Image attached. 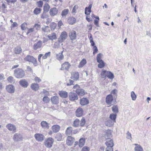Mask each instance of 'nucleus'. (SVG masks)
I'll list each match as a JSON object with an SVG mask.
<instances>
[{"instance_id": "obj_1", "label": "nucleus", "mask_w": 151, "mask_h": 151, "mask_svg": "<svg viewBox=\"0 0 151 151\" xmlns=\"http://www.w3.org/2000/svg\"><path fill=\"white\" fill-rule=\"evenodd\" d=\"M14 74L15 77L18 78H23L25 76L24 71L21 68L16 69L14 70Z\"/></svg>"}, {"instance_id": "obj_2", "label": "nucleus", "mask_w": 151, "mask_h": 151, "mask_svg": "<svg viewBox=\"0 0 151 151\" xmlns=\"http://www.w3.org/2000/svg\"><path fill=\"white\" fill-rule=\"evenodd\" d=\"M73 88L74 89H76L75 91L79 96H83L87 94V93L85 92L83 89L80 88V86L77 84L74 85Z\"/></svg>"}, {"instance_id": "obj_3", "label": "nucleus", "mask_w": 151, "mask_h": 151, "mask_svg": "<svg viewBox=\"0 0 151 151\" xmlns=\"http://www.w3.org/2000/svg\"><path fill=\"white\" fill-rule=\"evenodd\" d=\"M102 54L99 53L98 54L96 57V60L97 62L99 63L98 65V67L100 68H104L105 65V63L104 61L101 59Z\"/></svg>"}, {"instance_id": "obj_4", "label": "nucleus", "mask_w": 151, "mask_h": 151, "mask_svg": "<svg viewBox=\"0 0 151 151\" xmlns=\"http://www.w3.org/2000/svg\"><path fill=\"white\" fill-rule=\"evenodd\" d=\"M92 4H91L89 5L88 7H86L85 9V14L86 15V20L88 22H90L92 21L89 17V14L91 12V8L92 6Z\"/></svg>"}, {"instance_id": "obj_5", "label": "nucleus", "mask_w": 151, "mask_h": 151, "mask_svg": "<svg viewBox=\"0 0 151 151\" xmlns=\"http://www.w3.org/2000/svg\"><path fill=\"white\" fill-rule=\"evenodd\" d=\"M54 142V139L52 138L48 137L45 140L44 144L47 147L50 148L52 147Z\"/></svg>"}, {"instance_id": "obj_6", "label": "nucleus", "mask_w": 151, "mask_h": 151, "mask_svg": "<svg viewBox=\"0 0 151 151\" xmlns=\"http://www.w3.org/2000/svg\"><path fill=\"white\" fill-rule=\"evenodd\" d=\"M71 66L70 64L68 62H65L61 65L60 70L68 71Z\"/></svg>"}, {"instance_id": "obj_7", "label": "nucleus", "mask_w": 151, "mask_h": 151, "mask_svg": "<svg viewBox=\"0 0 151 151\" xmlns=\"http://www.w3.org/2000/svg\"><path fill=\"white\" fill-rule=\"evenodd\" d=\"M67 37L68 34L67 32L65 31L62 32L58 39L59 42H62L66 39Z\"/></svg>"}, {"instance_id": "obj_8", "label": "nucleus", "mask_w": 151, "mask_h": 151, "mask_svg": "<svg viewBox=\"0 0 151 151\" xmlns=\"http://www.w3.org/2000/svg\"><path fill=\"white\" fill-rule=\"evenodd\" d=\"M79 74L78 72H72L71 73L70 78L74 81L78 80L79 79Z\"/></svg>"}, {"instance_id": "obj_9", "label": "nucleus", "mask_w": 151, "mask_h": 151, "mask_svg": "<svg viewBox=\"0 0 151 151\" xmlns=\"http://www.w3.org/2000/svg\"><path fill=\"white\" fill-rule=\"evenodd\" d=\"M36 140L38 142H42L45 139L44 135L42 134L36 133L34 135Z\"/></svg>"}, {"instance_id": "obj_10", "label": "nucleus", "mask_w": 151, "mask_h": 151, "mask_svg": "<svg viewBox=\"0 0 151 151\" xmlns=\"http://www.w3.org/2000/svg\"><path fill=\"white\" fill-rule=\"evenodd\" d=\"M75 141V139L74 138L71 136H68L66 140V144L68 146H72Z\"/></svg>"}, {"instance_id": "obj_11", "label": "nucleus", "mask_w": 151, "mask_h": 151, "mask_svg": "<svg viewBox=\"0 0 151 151\" xmlns=\"http://www.w3.org/2000/svg\"><path fill=\"white\" fill-rule=\"evenodd\" d=\"M69 36L70 39L73 41L75 40L77 38V34L76 31L72 30L69 33Z\"/></svg>"}, {"instance_id": "obj_12", "label": "nucleus", "mask_w": 151, "mask_h": 151, "mask_svg": "<svg viewBox=\"0 0 151 151\" xmlns=\"http://www.w3.org/2000/svg\"><path fill=\"white\" fill-rule=\"evenodd\" d=\"M113 100V97L111 94H109L107 96L106 99V103L109 105L108 106V107L111 106V104Z\"/></svg>"}, {"instance_id": "obj_13", "label": "nucleus", "mask_w": 151, "mask_h": 151, "mask_svg": "<svg viewBox=\"0 0 151 151\" xmlns=\"http://www.w3.org/2000/svg\"><path fill=\"white\" fill-rule=\"evenodd\" d=\"M69 100L72 101L77 100L78 99V96L75 93L70 92L69 95Z\"/></svg>"}, {"instance_id": "obj_14", "label": "nucleus", "mask_w": 151, "mask_h": 151, "mask_svg": "<svg viewBox=\"0 0 151 151\" xmlns=\"http://www.w3.org/2000/svg\"><path fill=\"white\" fill-rule=\"evenodd\" d=\"M6 127L10 131L15 133L16 132V128L15 126L11 124H8L6 125Z\"/></svg>"}, {"instance_id": "obj_15", "label": "nucleus", "mask_w": 151, "mask_h": 151, "mask_svg": "<svg viewBox=\"0 0 151 151\" xmlns=\"http://www.w3.org/2000/svg\"><path fill=\"white\" fill-rule=\"evenodd\" d=\"M83 111L82 108L79 107L77 109L76 112V115L78 117L82 116L83 114Z\"/></svg>"}, {"instance_id": "obj_16", "label": "nucleus", "mask_w": 151, "mask_h": 151, "mask_svg": "<svg viewBox=\"0 0 151 151\" xmlns=\"http://www.w3.org/2000/svg\"><path fill=\"white\" fill-rule=\"evenodd\" d=\"M89 103V101L87 98H83L80 100V103L82 106L86 105Z\"/></svg>"}, {"instance_id": "obj_17", "label": "nucleus", "mask_w": 151, "mask_h": 151, "mask_svg": "<svg viewBox=\"0 0 151 151\" xmlns=\"http://www.w3.org/2000/svg\"><path fill=\"white\" fill-rule=\"evenodd\" d=\"M58 12V10L55 7L51 8L49 12L50 15L51 16H54L57 14Z\"/></svg>"}, {"instance_id": "obj_18", "label": "nucleus", "mask_w": 151, "mask_h": 151, "mask_svg": "<svg viewBox=\"0 0 151 151\" xmlns=\"http://www.w3.org/2000/svg\"><path fill=\"white\" fill-rule=\"evenodd\" d=\"M6 90L9 93H12L14 91V87L13 85H9L6 86Z\"/></svg>"}, {"instance_id": "obj_19", "label": "nucleus", "mask_w": 151, "mask_h": 151, "mask_svg": "<svg viewBox=\"0 0 151 151\" xmlns=\"http://www.w3.org/2000/svg\"><path fill=\"white\" fill-rule=\"evenodd\" d=\"M49 40L53 41L57 39V35L56 33L54 32L52 33L47 36Z\"/></svg>"}, {"instance_id": "obj_20", "label": "nucleus", "mask_w": 151, "mask_h": 151, "mask_svg": "<svg viewBox=\"0 0 151 151\" xmlns=\"http://www.w3.org/2000/svg\"><path fill=\"white\" fill-rule=\"evenodd\" d=\"M42 45V42L40 40L36 43H35L33 45V49L36 50L40 48Z\"/></svg>"}, {"instance_id": "obj_21", "label": "nucleus", "mask_w": 151, "mask_h": 151, "mask_svg": "<svg viewBox=\"0 0 151 151\" xmlns=\"http://www.w3.org/2000/svg\"><path fill=\"white\" fill-rule=\"evenodd\" d=\"M59 98L56 96H54L51 98V100L52 103L53 104H57L59 103Z\"/></svg>"}, {"instance_id": "obj_22", "label": "nucleus", "mask_w": 151, "mask_h": 151, "mask_svg": "<svg viewBox=\"0 0 151 151\" xmlns=\"http://www.w3.org/2000/svg\"><path fill=\"white\" fill-rule=\"evenodd\" d=\"M19 83L24 88L27 87L29 85L28 82L24 79H23L20 81Z\"/></svg>"}, {"instance_id": "obj_23", "label": "nucleus", "mask_w": 151, "mask_h": 151, "mask_svg": "<svg viewBox=\"0 0 151 151\" xmlns=\"http://www.w3.org/2000/svg\"><path fill=\"white\" fill-rule=\"evenodd\" d=\"M40 125L44 129H48L50 127L49 124L45 121L41 122Z\"/></svg>"}, {"instance_id": "obj_24", "label": "nucleus", "mask_w": 151, "mask_h": 151, "mask_svg": "<svg viewBox=\"0 0 151 151\" xmlns=\"http://www.w3.org/2000/svg\"><path fill=\"white\" fill-rule=\"evenodd\" d=\"M58 94L62 98H65L68 96V93L66 91H60L59 92Z\"/></svg>"}, {"instance_id": "obj_25", "label": "nucleus", "mask_w": 151, "mask_h": 151, "mask_svg": "<svg viewBox=\"0 0 151 151\" xmlns=\"http://www.w3.org/2000/svg\"><path fill=\"white\" fill-rule=\"evenodd\" d=\"M13 139L15 141H19L22 139V137L19 134L16 133L13 136Z\"/></svg>"}, {"instance_id": "obj_26", "label": "nucleus", "mask_w": 151, "mask_h": 151, "mask_svg": "<svg viewBox=\"0 0 151 151\" xmlns=\"http://www.w3.org/2000/svg\"><path fill=\"white\" fill-rule=\"evenodd\" d=\"M52 129L54 133H56L59 131L60 129V127L58 125H54L52 127Z\"/></svg>"}, {"instance_id": "obj_27", "label": "nucleus", "mask_w": 151, "mask_h": 151, "mask_svg": "<svg viewBox=\"0 0 151 151\" xmlns=\"http://www.w3.org/2000/svg\"><path fill=\"white\" fill-rule=\"evenodd\" d=\"M31 89L35 91H37L39 89V85L35 83H32L30 86Z\"/></svg>"}, {"instance_id": "obj_28", "label": "nucleus", "mask_w": 151, "mask_h": 151, "mask_svg": "<svg viewBox=\"0 0 151 151\" xmlns=\"http://www.w3.org/2000/svg\"><path fill=\"white\" fill-rule=\"evenodd\" d=\"M63 51L59 53L58 54H57L56 55V59L59 61L62 60L64 58V56L63 55Z\"/></svg>"}, {"instance_id": "obj_29", "label": "nucleus", "mask_w": 151, "mask_h": 151, "mask_svg": "<svg viewBox=\"0 0 151 151\" xmlns=\"http://www.w3.org/2000/svg\"><path fill=\"white\" fill-rule=\"evenodd\" d=\"M105 144L107 146V147L113 148V147L114 146L113 140L112 139H110L109 141H107L106 142Z\"/></svg>"}, {"instance_id": "obj_30", "label": "nucleus", "mask_w": 151, "mask_h": 151, "mask_svg": "<svg viewBox=\"0 0 151 151\" xmlns=\"http://www.w3.org/2000/svg\"><path fill=\"white\" fill-rule=\"evenodd\" d=\"M85 139L84 138H81L79 140V146L80 147L83 146L85 143Z\"/></svg>"}, {"instance_id": "obj_31", "label": "nucleus", "mask_w": 151, "mask_h": 151, "mask_svg": "<svg viewBox=\"0 0 151 151\" xmlns=\"http://www.w3.org/2000/svg\"><path fill=\"white\" fill-rule=\"evenodd\" d=\"M68 22L69 24H73L75 23L76 19L73 17H70L68 18Z\"/></svg>"}, {"instance_id": "obj_32", "label": "nucleus", "mask_w": 151, "mask_h": 151, "mask_svg": "<svg viewBox=\"0 0 151 151\" xmlns=\"http://www.w3.org/2000/svg\"><path fill=\"white\" fill-rule=\"evenodd\" d=\"M114 123L115 122L111 120L106 121L105 122V124L107 127H111L113 126Z\"/></svg>"}, {"instance_id": "obj_33", "label": "nucleus", "mask_w": 151, "mask_h": 151, "mask_svg": "<svg viewBox=\"0 0 151 151\" xmlns=\"http://www.w3.org/2000/svg\"><path fill=\"white\" fill-rule=\"evenodd\" d=\"M34 58L32 56L28 55L24 58V60L26 61L31 62Z\"/></svg>"}, {"instance_id": "obj_34", "label": "nucleus", "mask_w": 151, "mask_h": 151, "mask_svg": "<svg viewBox=\"0 0 151 151\" xmlns=\"http://www.w3.org/2000/svg\"><path fill=\"white\" fill-rule=\"evenodd\" d=\"M22 48L19 46H17L14 48V52L15 54H19L22 52Z\"/></svg>"}, {"instance_id": "obj_35", "label": "nucleus", "mask_w": 151, "mask_h": 151, "mask_svg": "<svg viewBox=\"0 0 151 151\" xmlns=\"http://www.w3.org/2000/svg\"><path fill=\"white\" fill-rule=\"evenodd\" d=\"M107 71L104 70H102L101 73L100 75L101 76V78H102L104 79V80H105L106 79L107 77Z\"/></svg>"}, {"instance_id": "obj_36", "label": "nucleus", "mask_w": 151, "mask_h": 151, "mask_svg": "<svg viewBox=\"0 0 151 151\" xmlns=\"http://www.w3.org/2000/svg\"><path fill=\"white\" fill-rule=\"evenodd\" d=\"M136 147L134 148L135 151H143V149L142 147L137 144H134Z\"/></svg>"}, {"instance_id": "obj_37", "label": "nucleus", "mask_w": 151, "mask_h": 151, "mask_svg": "<svg viewBox=\"0 0 151 151\" xmlns=\"http://www.w3.org/2000/svg\"><path fill=\"white\" fill-rule=\"evenodd\" d=\"M92 17L95 18L96 19H95L94 21V24L96 26H99V18L98 16H96L94 14L92 15Z\"/></svg>"}, {"instance_id": "obj_38", "label": "nucleus", "mask_w": 151, "mask_h": 151, "mask_svg": "<svg viewBox=\"0 0 151 151\" xmlns=\"http://www.w3.org/2000/svg\"><path fill=\"white\" fill-rule=\"evenodd\" d=\"M86 63V61L85 59H83L80 62L78 67L79 68H81Z\"/></svg>"}, {"instance_id": "obj_39", "label": "nucleus", "mask_w": 151, "mask_h": 151, "mask_svg": "<svg viewBox=\"0 0 151 151\" xmlns=\"http://www.w3.org/2000/svg\"><path fill=\"white\" fill-rule=\"evenodd\" d=\"M49 26L51 30H54L56 27L57 24L54 22H52L50 24Z\"/></svg>"}, {"instance_id": "obj_40", "label": "nucleus", "mask_w": 151, "mask_h": 151, "mask_svg": "<svg viewBox=\"0 0 151 151\" xmlns=\"http://www.w3.org/2000/svg\"><path fill=\"white\" fill-rule=\"evenodd\" d=\"M50 7L49 5L47 3L45 4L43 6V11L44 12H48L50 9Z\"/></svg>"}, {"instance_id": "obj_41", "label": "nucleus", "mask_w": 151, "mask_h": 151, "mask_svg": "<svg viewBox=\"0 0 151 151\" xmlns=\"http://www.w3.org/2000/svg\"><path fill=\"white\" fill-rule=\"evenodd\" d=\"M73 129L71 127H68L65 133L66 135H70L72 134Z\"/></svg>"}, {"instance_id": "obj_42", "label": "nucleus", "mask_w": 151, "mask_h": 151, "mask_svg": "<svg viewBox=\"0 0 151 151\" xmlns=\"http://www.w3.org/2000/svg\"><path fill=\"white\" fill-rule=\"evenodd\" d=\"M80 121L79 119H76L73 122V126L75 127H77L79 126Z\"/></svg>"}, {"instance_id": "obj_43", "label": "nucleus", "mask_w": 151, "mask_h": 151, "mask_svg": "<svg viewBox=\"0 0 151 151\" xmlns=\"http://www.w3.org/2000/svg\"><path fill=\"white\" fill-rule=\"evenodd\" d=\"M111 131L110 130H107L105 138L106 139H109L110 138V137L111 136Z\"/></svg>"}, {"instance_id": "obj_44", "label": "nucleus", "mask_w": 151, "mask_h": 151, "mask_svg": "<svg viewBox=\"0 0 151 151\" xmlns=\"http://www.w3.org/2000/svg\"><path fill=\"white\" fill-rule=\"evenodd\" d=\"M117 115L116 114H111L109 116V118L111 120L113 121L114 122H116V119Z\"/></svg>"}, {"instance_id": "obj_45", "label": "nucleus", "mask_w": 151, "mask_h": 151, "mask_svg": "<svg viewBox=\"0 0 151 151\" xmlns=\"http://www.w3.org/2000/svg\"><path fill=\"white\" fill-rule=\"evenodd\" d=\"M69 12V10L68 9H65L63 10L61 12V15L62 17L66 16Z\"/></svg>"}, {"instance_id": "obj_46", "label": "nucleus", "mask_w": 151, "mask_h": 151, "mask_svg": "<svg viewBox=\"0 0 151 151\" xmlns=\"http://www.w3.org/2000/svg\"><path fill=\"white\" fill-rule=\"evenodd\" d=\"M107 77L109 78L112 79L114 78L113 74L110 71H107Z\"/></svg>"}, {"instance_id": "obj_47", "label": "nucleus", "mask_w": 151, "mask_h": 151, "mask_svg": "<svg viewBox=\"0 0 151 151\" xmlns=\"http://www.w3.org/2000/svg\"><path fill=\"white\" fill-rule=\"evenodd\" d=\"M90 37H89V39L90 40V42L91 44V45L92 46H95V43L93 41V38L92 35L91 34H90Z\"/></svg>"}, {"instance_id": "obj_48", "label": "nucleus", "mask_w": 151, "mask_h": 151, "mask_svg": "<svg viewBox=\"0 0 151 151\" xmlns=\"http://www.w3.org/2000/svg\"><path fill=\"white\" fill-rule=\"evenodd\" d=\"M86 123V121L84 117H83L81 119V121L80 122V126L81 127H83L85 125V124Z\"/></svg>"}, {"instance_id": "obj_49", "label": "nucleus", "mask_w": 151, "mask_h": 151, "mask_svg": "<svg viewBox=\"0 0 151 151\" xmlns=\"http://www.w3.org/2000/svg\"><path fill=\"white\" fill-rule=\"evenodd\" d=\"M41 9L39 8H36L35 9L34 11V13L36 14H39L41 12Z\"/></svg>"}, {"instance_id": "obj_50", "label": "nucleus", "mask_w": 151, "mask_h": 151, "mask_svg": "<svg viewBox=\"0 0 151 151\" xmlns=\"http://www.w3.org/2000/svg\"><path fill=\"white\" fill-rule=\"evenodd\" d=\"M78 8V6L77 5H75L73 7L71 12L72 13H76V12Z\"/></svg>"}, {"instance_id": "obj_51", "label": "nucleus", "mask_w": 151, "mask_h": 151, "mask_svg": "<svg viewBox=\"0 0 151 151\" xmlns=\"http://www.w3.org/2000/svg\"><path fill=\"white\" fill-rule=\"evenodd\" d=\"M112 111L115 113H117L118 112V108L116 106H114L112 107Z\"/></svg>"}, {"instance_id": "obj_52", "label": "nucleus", "mask_w": 151, "mask_h": 151, "mask_svg": "<svg viewBox=\"0 0 151 151\" xmlns=\"http://www.w3.org/2000/svg\"><path fill=\"white\" fill-rule=\"evenodd\" d=\"M51 55V52H48L45 53V55L42 56V58L43 59H47L48 57H49Z\"/></svg>"}, {"instance_id": "obj_53", "label": "nucleus", "mask_w": 151, "mask_h": 151, "mask_svg": "<svg viewBox=\"0 0 151 151\" xmlns=\"http://www.w3.org/2000/svg\"><path fill=\"white\" fill-rule=\"evenodd\" d=\"M55 138L58 141H60L62 139V135L60 133L58 134Z\"/></svg>"}, {"instance_id": "obj_54", "label": "nucleus", "mask_w": 151, "mask_h": 151, "mask_svg": "<svg viewBox=\"0 0 151 151\" xmlns=\"http://www.w3.org/2000/svg\"><path fill=\"white\" fill-rule=\"evenodd\" d=\"M27 24L25 22H24L22 24L21 26L22 29L23 30H25L27 28Z\"/></svg>"}, {"instance_id": "obj_55", "label": "nucleus", "mask_w": 151, "mask_h": 151, "mask_svg": "<svg viewBox=\"0 0 151 151\" xmlns=\"http://www.w3.org/2000/svg\"><path fill=\"white\" fill-rule=\"evenodd\" d=\"M50 100V99L47 96L44 97L43 99V101L46 103H49Z\"/></svg>"}, {"instance_id": "obj_56", "label": "nucleus", "mask_w": 151, "mask_h": 151, "mask_svg": "<svg viewBox=\"0 0 151 151\" xmlns=\"http://www.w3.org/2000/svg\"><path fill=\"white\" fill-rule=\"evenodd\" d=\"M6 8L7 6L5 4L3 3L2 5L1 9L3 12L4 13L7 11V10L6 9Z\"/></svg>"}, {"instance_id": "obj_57", "label": "nucleus", "mask_w": 151, "mask_h": 151, "mask_svg": "<svg viewBox=\"0 0 151 151\" xmlns=\"http://www.w3.org/2000/svg\"><path fill=\"white\" fill-rule=\"evenodd\" d=\"M31 62L35 66H37L38 65L37 60V59L35 58L33 59V60H32V61H31Z\"/></svg>"}, {"instance_id": "obj_58", "label": "nucleus", "mask_w": 151, "mask_h": 151, "mask_svg": "<svg viewBox=\"0 0 151 151\" xmlns=\"http://www.w3.org/2000/svg\"><path fill=\"white\" fill-rule=\"evenodd\" d=\"M131 96L133 100H135L136 98V96L133 91L131 92Z\"/></svg>"}, {"instance_id": "obj_59", "label": "nucleus", "mask_w": 151, "mask_h": 151, "mask_svg": "<svg viewBox=\"0 0 151 151\" xmlns=\"http://www.w3.org/2000/svg\"><path fill=\"white\" fill-rule=\"evenodd\" d=\"M42 30L44 32H48L49 30V26H45L42 28Z\"/></svg>"}, {"instance_id": "obj_60", "label": "nucleus", "mask_w": 151, "mask_h": 151, "mask_svg": "<svg viewBox=\"0 0 151 151\" xmlns=\"http://www.w3.org/2000/svg\"><path fill=\"white\" fill-rule=\"evenodd\" d=\"M93 54L94 55L95 54H96L98 51V49H97V47L96 46H95L93 47Z\"/></svg>"}, {"instance_id": "obj_61", "label": "nucleus", "mask_w": 151, "mask_h": 151, "mask_svg": "<svg viewBox=\"0 0 151 151\" xmlns=\"http://www.w3.org/2000/svg\"><path fill=\"white\" fill-rule=\"evenodd\" d=\"M46 12H43L41 15V17L42 19H45L47 18V15L46 13Z\"/></svg>"}, {"instance_id": "obj_62", "label": "nucleus", "mask_w": 151, "mask_h": 151, "mask_svg": "<svg viewBox=\"0 0 151 151\" xmlns=\"http://www.w3.org/2000/svg\"><path fill=\"white\" fill-rule=\"evenodd\" d=\"M34 27L35 28L36 30H39L41 28V25L38 24H36L34 25Z\"/></svg>"}, {"instance_id": "obj_63", "label": "nucleus", "mask_w": 151, "mask_h": 151, "mask_svg": "<svg viewBox=\"0 0 151 151\" xmlns=\"http://www.w3.org/2000/svg\"><path fill=\"white\" fill-rule=\"evenodd\" d=\"M37 6L39 7H42L43 4V2L42 1H39L37 2Z\"/></svg>"}, {"instance_id": "obj_64", "label": "nucleus", "mask_w": 151, "mask_h": 151, "mask_svg": "<svg viewBox=\"0 0 151 151\" xmlns=\"http://www.w3.org/2000/svg\"><path fill=\"white\" fill-rule=\"evenodd\" d=\"M89 148L87 146H85L82 148L81 151H89Z\"/></svg>"}]
</instances>
